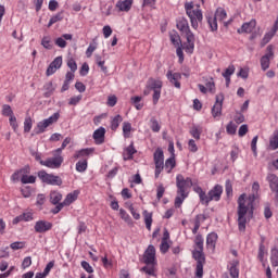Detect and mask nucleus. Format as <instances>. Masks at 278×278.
I'll use <instances>...</instances> for the list:
<instances>
[{"mask_svg": "<svg viewBox=\"0 0 278 278\" xmlns=\"http://www.w3.org/2000/svg\"><path fill=\"white\" fill-rule=\"evenodd\" d=\"M195 248L192 257L197 262L195 276L203 278V266H205V253L203 252V236L197 235L194 240Z\"/></svg>", "mask_w": 278, "mask_h": 278, "instance_id": "obj_3", "label": "nucleus"}, {"mask_svg": "<svg viewBox=\"0 0 278 278\" xmlns=\"http://www.w3.org/2000/svg\"><path fill=\"white\" fill-rule=\"evenodd\" d=\"M93 140L96 144H103L105 142V129L103 127L93 131Z\"/></svg>", "mask_w": 278, "mask_h": 278, "instance_id": "obj_19", "label": "nucleus"}, {"mask_svg": "<svg viewBox=\"0 0 278 278\" xmlns=\"http://www.w3.org/2000/svg\"><path fill=\"white\" fill-rule=\"evenodd\" d=\"M81 268H84V270H86V273H89V275H92V273H94V269L92 268V266L90 265V263L83 261L80 263Z\"/></svg>", "mask_w": 278, "mask_h": 278, "instance_id": "obj_57", "label": "nucleus"}, {"mask_svg": "<svg viewBox=\"0 0 278 278\" xmlns=\"http://www.w3.org/2000/svg\"><path fill=\"white\" fill-rule=\"evenodd\" d=\"M201 134H203V128L201 126H192L190 129V135L195 140H201Z\"/></svg>", "mask_w": 278, "mask_h": 278, "instance_id": "obj_27", "label": "nucleus"}, {"mask_svg": "<svg viewBox=\"0 0 278 278\" xmlns=\"http://www.w3.org/2000/svg\"><path fill=\"white\" fill-rule=\"evenodd\" d=\"M144 223L148 231H151V225H153V214L144 211Z\"/></svg>", "mask_w": 278, "mask_h": 278, "instance_id": "obj_33", "label": "nucleus"}, {"mask_svg": "<svg viewBox=\"0 0 278 278\" xmlns=\"http://www.w3.org/2000/svg\"><path fill=\"white\" fill-rule=\"evenodd\" d=\"M257 21L251 20L250 22L243 23L242 26L237 30L238 34H251L255 29Z\"/></svg>", "mask_w": 278, "mask_h": 278, "instance_id": "obj_18", "label": "nucleus"}, {"mask_svg": "<svg viewBox=\"0 0 278 278\" xmlns=\"http://www.w3.org/2000/svg\"><path fill=\"white\" fill-rule=\"evenodd\" d=\"M46 201H47V198L45 197V194L39 193V194L37 195L36 205H37L38 207H40V210H42V206L45 205Z\"/></svg>", "mask_w": 278, "mask_h": 278, "instance_id": "obj_54", "label": "nucleus"}, {"mask_svg": "<svg viewBox=\"0 0 278 278\" xmlns=\"http://www.w3.org/2000/svg\"><path fill=\"white\" fill-rule=\"evenodd\" d=\"M63 162L64 157L58 155L54 157L47 159L46 161H40V164L41 166H47L48 168H60Z\"/></svg>", "mask_w": 278, "mask_h": 278, "instance_id": "obj_13", "label": "nucleus"}, {"mask_svg": "<svg viewBox=\"0 0 278 278\" xmlns=\"http://www.w3.org/2000/svg\"><path fill=\"white\" fill-rule=\"evenodd\" d=\"M31 192L33 190H31V187L29 186L23 187L21 189V193L24 197V199H29V197H31Z\"/></svg>", "mask_w": 278, "mask_h": 278, "instance_id": "obj_55", "label": "nucleus"}, {"mask_svg": "<svg viewBox=\"0 0 278 278\" xmlns=\"http://www.w3.org/2000/svg\"><path fill=\"white\" fill-rule=\"evenodd\" d=\"M135 153H137V151H136V148L134 147V143H131L124 151L123 157L125 162H127V160H134Z\"/></svg>", "mask_w": 278, "mask_h": 278, "instance_id": "obj_25", "label": "nucleus"}, {"mask_svg": "<svg viewBox=\"0 0 278 278\" xmlns=\"http://www.w3.org/2000/svg\"><path fill=\"white\" fill-rule=\"evenodd\" d=\"M87 169H88V159H85L83 161H78L76 163V170L78 173H86Z\"/></svg>", "mask_w": 278, "mask_h": 278, "instance_id": "obj_32", "label": "nucleus"}, {"mask_svg": "<svg viewBox=\"0 0 278 278\" xmlns=\"http://www.w3.org/2000/svg\"><path fill=\"white\" fill-rule=\"evenodd\" d=\"M78 197H79V191L75 190V191L68 193L62 203L66 207V206L71 205L72 203H75V201H77Z\"/></svg>", "mask_w": 278, "mask_h": 278, "instance_id": "obj_24", "label": "nucleus"}, {"mask_svg": "<svg viewBox=\"0 0 278 278\" xmlns=\"http://www.w3.org/2000/svg\"><path fill=\"white\" fill-rule=\"evenodd\" d=\"M201 219L205 220V215H197L195 220H194V227L192 229V233H198L200 227H201Z\"/></svg>", "mask_w": 278, "mask_h": 278, "instance_id": "obj_39", "label": "nucleus"}, {"mask_svg": "<svg viewBox=\"0 0 278 278\" xmlns=\"http://www.w3.org/2000/svg\"><path fill=\"white\" fill-rule=\"evenodd\" d=\"M175 166H177V163L175 162V156H172L165 161V168L167 173H172Z\"/></svg>", "mask_w": 278, "mask_h": 278, "instance_id": "obj_38", "label": "nucleus"}, {"mask_svg": "<svg viewBox=\"0 0 278 278\" xmlns=\"http://www.w3.org/2000/svg\"><path fill=\"white\" fill-rule=\"evenodd\" d=\"M67 66L72 73H75L77 71V62H75V59H70L67 61Z\"/></svg>", "mask_w": 278, "mask_h": 278, "instance_id": "obj_63", "label": "nucleus"}, {"mask_svg": "<svg viewBox=\"0 0 278 278\" xmlns=\"http://www.w3.org/2000/svg\"><path fill=\"white\" fill-rule=\"evenodd\" d=\"M10 248L13 251H18L21 249H25V242H23V241H15V242L11 243Z\"/></svg>", "mask_w": 278, "mask_h": 278, "instance_id": "obj_56", "label": "nucleus"}, {"mask_svg": "<svg viewBox=\"0 0 278 278\" xmlns=\"http://www.w3.org/2000/svg\"><path fill=\"white\" fill-rule=\"evenodd\" d=\"M269 148L271 149V151H277V149H278V130H275L273 137L269 139Z\"/></svg>", "mask_w": 278, "mask_h": 278, "instance_id": "obj_30", "label": "nucleus"}, {"mask_svg": "<svg viewBox=\"0 0 278 278\" xmlns=\"http://www.w3.org/2000/svg\"><path fill=\"white\" fill-rule=\"evenodd\" d=\"M235 123H237V125H240V124L244 123V114H242V112H237L236 113Z\"/></svg>", "mask_w": 278, "mask_h": 278, "instance_id": "obj_64", "label": "nucleus"}, {"mask_svg": "<svg viewBox=\"0 0 278 278\" xmlns=\"http://www.w3.org/2000/svg\"><path fill=\"white\" fill-rule=\"evenodd\" d=\"M116 103H118V98H116V96H110L108 98L106 105H109V108H114V105H116Z\"/></svg>", "mask_w": 278, "mask_h": 278, "instance_id": "obj_62", "label": "nucleus"}, {"mask_svg": "<svg viewBox=\"0 0 278 278\" xmlns=\"http://www.w3.org/2000/svg\"><path fill=\"white\" fill-rule=\"evenodd\" d=\"M258 136L253 137L252 142H251V150L253 152V154L256 156L257 155V140H258Z\"/></svg>", "mask_w": 278, "mask_h": 278, "instance_id": "obj_60", "label": "nucleus"}, {"mask_svg": "<svg viewBox=\"0 0 278 278\" xmlns=\"http://www.w3.org/2000/svg\"><path fill=\"white\" fill-rule=\"evenodd\" d=\"M164 192H166L164 185H159V187L156 188V199L159 201L162 199V197H164Z\"/></svg>", "mask_w": 278, "mask_h": 278, "instance_id": "obj_61", "label": "nucleus"}, {"mask_svg": "<svg viewBox=\"0 0 278 278\" xmlns=\"http://www.w3.org/2000/svg\"><path fill=\"white\" fill-rule=\"evenodd\" d=\"M121 123H123V116L116 115L115 117H113L112 121H111L112 131H116V129H118Z\"/></svg>", "mask_w": 278, "mask_h": 278, "instance_id": "obj_31", "label": "nucleus"}, {"mask_svg": "<svg viewBox=\"0 0 278 278\" xmlns=\"http://www.w3.org/2000/svg\"><path fill=\"white\" fill-rule=\"evenodd\" d=\"M34 125V122L31 121V117L28 116L25 118L24 121V131L25 134H29V131H31V127Z\"/></svg>", "mask_w": 278, "mask_h": 278, "instance_id": "obj_45", "label": "nucleus"}, {"mask_svg": "<svg viewBox=\"0 0 278 278\" xmlns=\"http://www.w3.org/2000/svg\"><path fill=\"white\" fill-rule=\"evenodd\" d=\"M126 206L128 207L135 220H140V213H137L136 208H134V204L126 203Z\"/></svg>", "mask_w": 278, "mask_h": 278, "instance_id": "obj_52", "label": "nucleus"}, {"mask_svg": "<svg viewBox=\"0 0 278 278\" xmlns=\"http://www.w3.org/2000/svg\"><path fill=\"white\" fill-rule=\"evenodd\" d=\"M166 77L169 81V84H172V86H175V88H181V73H174L173 71H167L166 73Z\"/></svg>", "mask_w": 278, "mask_h": 278, "instance_id": "obj_16", "label": "nucleus"}, {"mask_svg": "<svg viewBox=\"0 0 278 278\" xmlns=\"http://www.w3.org/2000/svg\"><path fill=\"white\" fill-rule=\"evenodd\" d=\"M41 45L43 46V49H48V50L53 49V45H51V37L49 36H45L41 39Z\"/></svg>", "mask_w": 278, "mask_h": 278, "instance_id": "obj_48", "label": "nucleus"}, {"mask_svg": "<svg viewBox=\"0 0 278 278\" xmlns=\"http://www.w3.org/2000/svg\"><path fill=\"white\" fill-rule=\"evenodd\" d=\"M154 265H147L141 268V273H146V275H150L153 277L155 275V268Z\"/></svg>", "mask_w": 278, "mask_h": 278, "instance_id": "obj_51", "label": "nucleus"}, {"mask_svg": "<svg viewBox=\"0 0 278 278\" xmlns=\"http://www.w3.org/2000/svg\"><path fill=\"white\" fill-rule=\"evenodd\" d=\"M207 23L210 25L211 31H217L218 30V20L215 16H207Z\"/></svg>", "mask_w": 278, "mask_h": 278, "instance_id": "obj_35", "label": "nucleus"}, {"mask_svg": "<svg viewBox=\"0 0 278 278\" xmlns=\"http://www.w3.org/2000/svg\"><path fill=\"white\" fill-rule=\"evenodd\" d=\"M58 121H60V114L59 113H54L50 117L39 122L37 124L36 134L37 135L38 134H45V131H47V127H51V125H53V123H58Z\"/></svg>", "mask_w": 278, "mask_h": 278, "instance_id": "obj_9", "label": "nucleus"}, {"mask_svg": "<svg viewBox=\"0 0 278 278\" xmlns=\"http://www.w3.org/2000/svg\"><path fill=\"white\" fill-rule=\"evenodd\" d=\"M192 178L184 177V175L178 174L176 176V187H177V197L175 199V207H181L184 201H186L188 193L187 190L192 188Z\"/></svg>", "mask_w": 278, "mask_h": 278, "instance_id": "obj_2", "label": "nucleus"}, {"mask_svg": "<svg viewBox=\"0 0 278 278\" xmlns=\"http://www.w3.org/2000/svg\"><path fill=\"white\" fill-rule=\"evenodd\" d=\"M274 37L275 35L271 31L266 33L261 41V47H266Z\"/></svg>", "mask_w": 278, "mask_h": 278, "instance_id": "obj_43", "label": "nucleus"}, {"mask_svg": "<svg viewBox=\"0 0 278 278\" xmlns=\"http://www.w3.org/2000/svg\"><path fill=\"white\" fill-rule=\"evenodd\" d=\"M214 17L217 20V21H225V18H227V11H225V9L223 8H218L215 12V15Z\"/></svg>", "mask_w": 278, "mask_h": 278, "instance_id": "obj_40", "label": "nucleus"}, {"mask_svg": "<svg viewBox=\"0 0 278 278\" xmlns=\"http://www.w3.org/2000/svg\"><path fill=\"white\" fill-rule=\"evenodd\" d=\"M140 101H142V97L140 96H136L130 99V102L132 103V105H135L136 110H142V108L144 106V104L140 103Z\"/></svg>", "mask_w": 278, "mask_h": 278, "instance_id": "obj_41", "label": "nucleus"}, {"mask_svg": "<svg viewBox=\"0 0 278 278\" xmlns=\"http://www.w3.org/2000/svg\"><path fill=\"white\" fill-rule=\"evenodd\" d=\"M188 147H189V151H191V153H197L199 151V147H197V142L194 141V139L189 140Z\"/></svg>", "mask_w": 278, "mask_h": 278, "instance_id": "obj_59", "label": "nucleus"}, {"mask_svg": "<svg viewBox=\"0 0 278 278\" xmlns=\"http://www.w3.org/2000/svg\"><path fill=\"white\" fill-rule=\"evenodd\" d=\"M153 160L155 164V178L160 177L164 170V151L157 148L153 154Z\"/></svg>", "mask_w": 278, "mask_h": 278, "instance_id": "obj_8", "label": "nucleus"}, {"mask_svg": "<svg viewBox=\"0 0 278 278\" xmlns=\"http://www.w3.org/2000/svg\"><path fill=\"white\" fill-rule=\"evenodd\" d=\"M275 58V52H273V46L266 48V53L261 58V68L262 71H268L270 68V60Z\"/></svg>", "mask_w": 278, "mask_h": 278, "instance_id": "obj_12", "label": "nucleus"}, {"mask_svg": "<svg viewBox=\"0 0 278 278\" xmlns=\"http://www.w3.org/2000/svg\"><path fill=\"white\" fill-rule=\"evenodd\" d=\"M14 111H12V106L10 104L2 105V116H13Z\"/></svg>", "mask_w": 278, "mask_h": 278, "instance_id": "obj_50", "label": "nucleus"}, {"mask_svg": "<svg viewBox=\"0 0 278 278\" xmlns=\"http://www.w3.org/2000/svg\"><path fill=\"white\" fill-rule=\"evenodd\" d=\"M94 153V148H85L77 151L74 154L75 160H79V157H90Z\"/></svg>", "mask_w": 278, "mask_h": 278, "instance_id": "obj_23", "label": "nucleus"}, {"mask_svg": "<svg viewBox=\"0 0 278 278\" xmlns=\"http://www.w3.org/2000/svg\"><path fill=\"white\" fill-rule=\"evenodd\" d=\"M36 233H47L53 229V224L47 220H38L35 223L34 227Z\"/></svg>", "mask_w": 278, "mask_h": 278, "instance_id": "obj_15", "label": "nucleus"}, {"mask_svg": "<svg viewBox=\"0 0 278 278\" xmlns=\"http://www.w3.org/2000/svg\"><path fill=\"white\" fill-rule=\"evenodd\" d=\"M230 277L232 278H239L240 277V270L236 266V264H232L229 268Z\"/></svg>", "mask_w": 278, "mask_h": 278, "instance_id": "obj_53", "label": "nucleus"}, {"mask_svg": "<svg viewBox=\"0 0 278 278\" xmlns=\"http://www.w3.org/2000/svg\"><path fill=\"white\" fill-rule=\"evenodd\" d=\"M26 174H23L21 177L22 184H36V176H28Z\"/></svg>", "mask_w": 278, "mask_h": 278, "instance_id": "obj_44", "label": "nucleus"}, {"mask_svg": "<svg viewBox=\"0 0 278 278\" xmlns=\"http://www.w3.org/2000/svg\"><path fill=\"white\" fill-rule=\"evenodd\" d=\"M150 127L152 129V131H154V134H157L160 131V129H162V126H160V123L157 122V119H155V117H152L150 119Z\"/></svg>", "mask_w": 278, "mask_h": 278, "instance_id": "obj_46", "label": "nucleus"}, {"mask_svg": "<svg viewBox=\"0 0 278 278\" xmlns=\"http://www.w3.org/2000/svg\"><path fill=\"white\" fill-rule=\"evenodd\" d=\"M143 262L147 264V266H155V247H148L143 254Z\"/></svg>", "mask_w": 278, "mask_h": 278, "instance_id": "obj_14", "label": "nucleus"}, {"mask_svg": "<svg viewBox=\"0 0 278 278\" xmlns=\"http://www.w3.org/2000/svg\"><path fill=\"white\" fill-rule=\"evenodd\" d=\"M270 261L273 266H278V249L277 248L271 249Z\"/></svg>", "mask_w": 278, "mask_h": 278, "instance_id": "obj_49", "label": "nucleus"}, {"mask_svg": "<svg viewBox=\"0 0 278 278\" xmlns=\"http://www.w3.org/2000/svg\"><path fill=\"white\" fill-rule=\"evenodd\" d=\"M186 12L187 16H189L190 22H191V27L193 29H199V23L203 22V12L200 9H194L192 4H186Z\"/></svg>", "mask_w": 278, "mask_h": 278, "instance_id": "obj_6", "label": "nucleus"}, {"mask_svg": "<svg viewBox=\"0 0 278 278\" xmlns=\"http://www.w3.org/2000/svg\"><path fill=\"white\" fill-rule=\"evenodd\" d=\"M66 40H73L72 34H63L61 37L56 38L54 45L60 47V49H66Z\"/></svg>", "mask_w": 278, "mask_h": 278, "instance_id": "obj_20", "label": "nucleus"}, {"mask_svg": "<svg viewBox=\"0 0 278 278\" xmlns=\"http://www.w3.org/2000/svg\"><path fill=\"white\" fill-rule=\"evenodd\" d=\"M131 5H134V0H119L116 3V8L119 12H129V10H131Z\"/></svg>", "mask_w": 278, "mask_h": 278, "instance_id": "obj_21", "label": "nucleus"}, {"mask_svg": "<svg viewBox=\"0 0 278 278\" xmlns=\"http://www.w3.org/2000/svg\"><path fill=\"white\" fill-rule=\"evenodd\" d=\"M176 27L187 38V46L185 47V50L187 51V53H192L194 51L195 38H194V34L192 33V30H190V25L188 24V20H186L184 17L180 18L177 22Z\"/></svg>", "mask_w": 278, "mask_h": 278, "instance_id": "obj_5", "label": "nucleus"}, {"mask_svg": "<svg viewBox=\"0 0 278 278\" xmlns=\"http://www.w3.org/2000/svg\"><path fill=\"white\" fill-rule=\"evenodd\" d=\"M233 73H236V66L229 65L223 73V77L226 78V81H231V75H233Z\"/></svg>", "mask_w": 278, "mask_h": 278, "instance_id": "obj_37", "label": "nucleus"}, {"mask_svg": "<svg viewBox=\"0 0 278 278\" xmlns=\"http://www.w3.org/2000/svg\"><path fill=\"white\" fill-rule=\"evenodd\" d=\"M194 192L199 194L200 202L202 204L210 205V202L212 201H220V197L223 194V186L216 185L213 189L208 191L207 195L201 187H195Z\"/></svg>", "mask_w": 278, "mask_h": 278, "instance_id": "obj_4", "label": "nucleus"}, {"mask_svg": "<svg viewBox=\"0 0 278 278\" xmlns=\"http://www.w3.org/2000/svg\"><path fill=\"white\" fill-rule=\"evenodd\" d=\"M119 216H121L122 220L127 223V225H129L130 227L134 226V220L131 219V216H129V214H127V211H125V208L119 210Z\"/></svg>", "mask_w": 278, "mask_h": 278, "instance_id": "obj_28", "label": "nucleus"}, {"mask_svg": "<svg viewBox=\"0 0 278 278\" xmlns=\"http://www.w3.org/2000/svg\"><path fill=\"white\" fill-rule=\"evenodd\" d=\"M38 177L43 184H47L48 186H62V178L60 176L40 170L38 173Z\"/></svg>", "mask_w": 278, "mask_h": 278, "instance_id": "obj_7", "label": "nucleus"}, {"mask_svg": "<svg viewBox=\"0 0 278 278\" xmlns=\"http://www.w3.org/2000/svg\"><path fill=\"white\" fill-rule=\"evenodd\" d=\"M149 88L150 90H153V96H152L153 104L157 105V102L160 101V97H162V81L151 78L149 80Z\"/></svg>", "mask_w": 278, "mask_h": 278, "instance_id": "obj_10", "label": "nucleus"}, {"mask_svg": "<svg viewBox=\"0 0 278 278\" xmlns=\"http://www.w3.org/2000/svg\"><path fill=\"white\" fill-rule=\"evenodd\" d=\"M218 240V235L216 232H211L206 237V247L214 251L216 249V242Z\"/></svg>", "mask_w": 278, "mask_h": 278, "instance_id": "obj_22", "label": "nucleus"}, {"mask_svg": "<svg viewBox=\"0 0 278 278\" xmlns=\"http://www.w3.org/2000/svg\"><path fill=\"white\" fill-rule=\"evenodd\" d=\"M237 129L238 126L233 124V122H229L228 125L226 126V131L229 136L236 135Z\"/></svg>", "mask_w": 278, "mask_h": 278, "instance_id": "obj_47", "label": "nucleus"}, {"mask_svg": "<svg viewBox=\"0 0 278 278\" xmlns=\"http://www.w3.org/2000/svg\"><path fill=\"white\" fill-rule=\"evenodd\" d=\"M170 42L174 43L175 47H179V42H181V38L177 34H170L169 36Z\"/></svg>", "mask_w": 278, "mask_h": 278, "instance_id": "obj_58", "label": "nucleus"}, {"mask_svg": "<svg viewBox=\"0 0 278 278\" xmlns=\"http://www.w3.org/2000/svg\"><path fill=\"white\" fill-rule=\"evenodd\" d=\"M25 173H29V167H24L17 172H15L13 175H12V180L13 181H18L21 179V175H24Z\"/></svg>", "mask_w": 278, "mask_h": 278, "instance_id": "obj_42", "label": "nucleus"}, {"mask_svg": "<svg viewBox=\"0 0 278 278\" xmlns=\"http://www.w3.org/2000/svg\"><path fill=\"white\" fill-rule=\"evenodd\" d=\"M225 101V96L219 93L215 97V104L212 108V116L213 118H218V116H223V102Z\"/></svg>", "mask_w": 278, "mask_h": 278, "instance_id": "obj_11", "label": "nucleus"}, {"mask_svg": "<svg viewBox=\"0 0 278 278\" xmlns=\"http://www.w3.org/2000/svg\"><path fill=\"white\" fill-rule=\"evenodd\" d=\"M58 68H62V56H56L48 66L46 75L50 77L53 75Z\"/></svg>", "mask_w": 278, "mask_h": 278, "instance_id": "obj_17", "label": "nucleus"}, {"mask_svg": "<svg viewBox=\"0 0 278 278\" xmlns=\"http://www.w3.org/2000/svg\"><path fill=\"white\" fill-rule=\"evenodd\" d=\"M43 90H46V92L43 93V97H46V99H49V97H51V94H53L55 90V88H53V83L52 81L46 83L43 86Z\"/></svg>", "mask_w": 278, "mask_h": 278, "instance_id": "obj_29", "label": "nucleus"}, {"mask_svg": "<svg viewBox=\"0 0 278 278\" xmlns=\"http://www.w3.org/2000/svg\"><path fill=\"white\" fill-rule=\"evenodd\" d=\"M123 136L124 138H131V123L129 122L123 123Z\"/></svg>", "mask_w": 278, "mask_h": 278, "instance_id": "obj_36", "label": "nucleus"}, {"mask_svg": "<svg viewBox=\"0 0 278 278\" xmlns=\"http://www.w3.org/2000/svg\"><path fill=\"white\" fill-rule=\"evenodd\" d=\"M63 20H64V14L62 12L56 13L50 18L48 23V27H52L53 25H55V23H60V21H63Z\"/></svg>", "mask_w": 278, "mask_h": 278, "instance_id": "obj_34", "label": "nucleus"}, {"mask_svg": "<svg viewBox=\"0 0 278 278\" xmlns=\"http://www.w3.org/2000/svg\"><path fill=\"white\" fill-rule=\"evenodd\" d=\"M62 201V193L58 192V191H51L50 192V203H52V205H58L60 204Z\"/></svg>", "mask_w": 278, "mask_h": 278, "instance_id": "obj_26", "label": "nucleus"}, {"mask_svg": "<svg viewBox=\"0 0 278 278\" xmlns=\"http://www.w3.org/2000/svg\"><path fill=\"white\" fill-rule=\"evenodd\" d=\"M252 192L253 194H251L249 198L247 197V193H242L238 198V229L242 233L247 231V214L253 216V203H255V199L257 198L256 194L260 192V182H253Z\"/></svg>", "mask_w": 278, "mask_h": 278, "instance_id": "obj_1", "label": "nucleus"}]
</instances>
